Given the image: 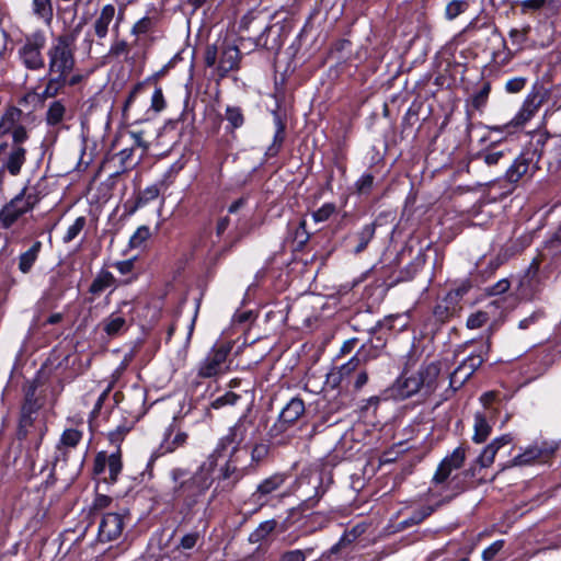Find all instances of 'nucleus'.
I'll use <instances>...</instances> for the list:
<instances>
[{
  "mask_svg": "<svg viewBox=\"0 0 561 561\" xmlns=\"http://www.w3.org/2000/svg\"><path fill=\"white\" fill-rule=\"evenodd\" d=\"M31 211L18 195L0 210V227L9 229L20 217Z\"/></svg>",
  "mask_w": 561,
  "mask_h": 561,
  "instance_id": "obj_27",
  "label": "nucleus"
},
{
  "mask_svg": "<svg viewBox=\"0 0 561 561\" xmlns=\"http://www.w3.org/2000/svg\"><path fill=\"white\" fill-rule=\"evenodd\" d=\"M547 318V313L543 308H537L528 317L522 319L518 322V329L527 330L531 325L539 323L541 320Z\"/></svg>",
  "mask_w": 561,
  "mask_h": 561,
  "instance_id": "obj_57",
  "label": "nucleus"
},
{
  "mask_svg": "<svg viewBox=\"0 0 561 561\" xmlns=\"http://www.w3.org/2000/svg\"><path fill=\"white\" fill-rule=\"evenodd\" d=\"M542 102L543 98H539L538 92H529L516 114L508 122L499 125H489L482 122L473 124L471 112L469 108H467L465 128L466 137L471 139V133L473 128H481L493 133L517 134L534 116L535 112Z\"/></svg>",
  "mask_w": 561,
  "mask_h": 561,
  "instance_id": "obj_3",
  "label": "nucleus"
},
{
  "mask_svg": "<svg viewBox=\"0 0 561 561\" xmlns=\"http://www.w3.org/2000/svg\"><path fill=\"white\" fill-rule=\"evenodd\" d=\"M491 83L484 82L482 87L471 95V105L477 111H482L488 102Z\"/></svg>",
  "mask_w": 561,
  "mask_h": 561,
  "instance_id": "obj_53",
  "label": "nucleus"
},
{
  "mask_svg": "<svg viewBox=\"0 0 561 561\" xmlns=\"http://www.w3.org/2000/svg\"><path fill=\"white\" fill-rule=\"evenodd\" d=\"M336 210L334 203H324L317 210L312 213L314 222L327 221Z\"/></svg>",
  "mask_w": 561,
  "mask_h": 561,
  "instance_id": "obj_61",
  "label": "nucleus"
},
{
  "mask_svg": "<svg viewBox=\"0 0 561 561\" xmlns=\"http://www.w3.org/2000/svg\"><path fill=\"white\" fill-rule=\"evenodd\" d=\"M486 131L478 139L480 148L468 152L467 172L469 173L472 169L479 168L480 164L489 169L499 165L504 167L508 162V156L513 153V149L508 147L507 141L514 134Z\"/></svg>",
  "mask_w": 561,
  "mask_h": 561,
  "instance_id": "obj_2",
  "label": "nucleus"
},
{
  "mask_svg": "<svg viewBox=\"0 0 561 561\" xmlns=\"http://www.w3.org/2000/svg\"><path fill=\"white\" fill-rule=\"evenodd\" d=\"M556 449L557 445L548 446L546 442H543L541 446H538L537 444H530L525 448L520 447V451L515 457H513L506 466L503 467V470L511 467L529 466L537 458L552 455Z\"/></svg>",
  "mask_w": 561,
  "mask_h": 561,
  "instance_id": "obj_22",
  "label": "nucleus"
},
{
  "mask_svg": "<svg viewBox=\"0 0 561 561\" xmlns=\"http://www.w3.org/2000/svg\"><path fill=\"white\" fill-rule=\"evenodd\" d=\"M465 460L466 448L462 445H459L440 460L433 474L431 483L435 486L447 483L449 478L453 476V471L461 469Z\"/></svg>",
  "mask_w": 561,
  "mask_h": 561,
  "instance_id": "obj_14",
  "label": "nucleus"
},
{
  "mask_svg": "<svg viewBox=\"0 0 561 561\" xmlns=\"http://www.w3.org/2000/svg\"><path fill=\"white\" fill-rule=\"evenodd\" d=\"M45 37L42 33H34L26 37L24 46L20 50L23 64L30 69H39L44 66L41 49L44 47Z\"/></svg>",
  "mask_w": 561,
  "mask_h": 561,
  "instance_id": "obj_18",
  "label": "nucleus"
},
{
  "mask_svg": "<svg viewBox=\"0 0 561 561\" xmlns=\"http://www.w3.org/2000/svg\"><path fill=\"white\" fill-rule=\"evenodd\" d=\"M387 335L368 337V340L364 342L358 348L359 354H363L364 363L370 362L381 356L387 346Z\"/></svg>",
  "mask_w": 561,
  "mask_h": 561,
  "instance_id": "obj_29",
  "label": "nucleus"
},
{
  "mask_svg": "<svg viewBox=\"0 0 561 561\" xmlns=\"http://www.w3.org/2000/svg\"><path fill=\"white\" fill-rule=\"evenodd\" d=\"M42 249V242L35 241L33 245L19 257V270L26 274L31 271L32 266L36 262L39 251Z\"/></svg>",
  "mask_w": 561,
  "mask_h": 561,
  "instance_id": "obj_42",
  "label": "nucleus"
},
{
  "mask_svg": "<svg viewBox=\"0 0 561 561\" xmlns=\"http://www.w3.org/2000/svg\"><path fill=\"white\" fill-rule=\"evenodd\" d=\"M286 481V477L283 473H274L265 479H263L255 488V490L251 493L249 499L245 501V504L253 505L251 513H255L261 510L268 502V495L274 491L279 489L284 482Z\"/></svg>",
  "mask_w": 561,
  "mask_h": 561,
  "instance_id": "obj_15",
  "label": "nucleus"
},
{
  "mask_svg": "<svg viewBox=\"0 0 561 561\" xmlns=\"http://www.w3.org/2000/svg\"><path fill=\"white\" fill-rule=\"evenodd\" d=\"M115 14V8L112 4H106L100 16L95 21V33L99 37H104L107 33L110 23L112 22Z\"/></svg>",
  "mask_w": 561,
  "mask_h": 561,
  "instance_id": "obj_45",
  "label": "nucleus"
},
{
  "mask_svg": "<svg viewBox=\"0 0 561 561\" xmlns=\"http://www.w3.org/2000/svg\"><path fill=\"white\" fill-rule=\"evenodd\" d=\"M203 389V391L199 394H196L195 398L190 399V410L198 409L202 400L208 399L213 400L214 393L217 390V386H215V389H213V382H204V381H193L191 385V389L196 392L198 389Z\"/></svg>",
  "mask_w": 561,
  "mask_h": 561,
  "instance_id": "obj_38",
  "label": "nucleus"
},
{
  "mask_svg": "<svg viewBox=\"0 0 561 561\" xmlns=\"http://www.w3.org/2000/svg\"><path fill=\"white\" fill-rule=\"evenodd\" d=\"M316 479L317 484L313 486V494L301 501L299 503L300 507H306L307 510H314L316 507H319L322 499L334 482L331 471H321L317 474Z\"/></svg>",
  "mask_w": 561,
  "mask_h": 561,
  "instance_id": "obj_24",
  "label": "nucleus"
},
{
  "mask_svg": "<svg viewBox=\"0 0 561 561\" xmlns=\"http://www.w3.org/2000/svg\"><path fill=\"white\" fill-rule=\"evenodd\" d=\"M241 399V396L233 391H226L224 394L213 399L209 401V404L204 408L205 417H211L210 410H219L225 407H231L237 404V402Z\"/></svg>",
  "mask_w": 561,
  "mask_h": 561,
  "instance_id": "obj_39",
  "label": "nucleus"
},
{
  "mask_svg": "<svg viewBox=\"0 0 561 561\" xmlns=\"http://www.w3.org/2000/svg\"><path fill=\"white\" fill-rule=\"evenodd\" d=\"M545 125L546 121L543 118L537 128L528 131L530 141L522 147L538 164L543 156L546 145L553 137V135L547 130Z\"/></svg>",
  "mask_w": 561,
  "mask_h": 561,
  "instance_id": "obj_23",
  "label": "nucleus"
},
{
  "mask_svg": "<svg viewBox=\"0 0 561 561\" xmlns=\"http://www.w3.org/2000/svg\"><path fill=\"white\" fill-rule=\"evenodd\" d=\"M350 513V507L344 504L332 505L319 508L317 511L304 508L302 526L308 531H316L324 528L329 523L336 520L341 517H346Z\"/></svg>",
  "mask_w": 561,
  "mask_h": 561,
  "instance_id": "obj_11",
  "label": "nucleus"
},
{
  "mask_svg": "<svg viewBox=\"0 0 561 561\" xmlns=\"http://www.w3.org/2000/svg\"><path fill=\"white\" fill-rule=\"evenodd\" d=\"M312 552L313 548H306L305 550H288L280 554L278 561H306V559L309 558Z\"/></svg>",
  "mask_w": 561,
  "mask_h": 561,
  "instance_id": "obj_58",
  "label": "nucleus"
},
{
  "mask_svg": "<svg viewBox=\"0 0 561 561\" xmlns=\"http://www.w3.org/2000/svg\"><path fill=\"white\" fill-rule=\"evenodd\" d=\"M489 312L483 310H478L467 318L466 327L469 330L482 328L489 321Z\"/></svg>",
  "mask_w": 561,
  "mask_h": 561,
  "instance_id": "obj_59",
  "label": "nucleus"
},
{
  "mask_svg": "<svg viewBox=\"0 0 561 561\" xmlns=\"http://www.w3.org/2000/svg\"><path fill=\"white\" fill-rule=\"evenodd\" d=\"M167 107V101L162 91V88L158 84H154V90L151 95L150 107L147 110V113L151 111L154 113H160Z\"/></svg>",
  "mask_w": 561,
  "mask_h": 561,
  "instance_id": "obj_55",
  "label": "nucleus"
},
{
  "mask_svg": "<svg viewBox=\"0 0 561 561\" xmlns=\"http://www.w3.org/2000/svg\"><path fill=\"white\" fill-rule=\"evenodd\" d=\"M513 436L512 434H502L495 438H493L489 444H486L480 454L476 457V462L480 463L481 468H489L493 462L495 455L497 451L512 443Z\"/></svg>",
  "mask_w": 561,
  "mask_h": 561,
  "instance_id": "obj_26",
  "label": "nucleus"
},
{
  "mask_svg": "<svg viewBox=\"0 0 561 561\" xmlns=\"http://www.w3.org/2000/svg\"><path fill=\"white\" fill-rule=\"evenodd\" d=\"M478 357V353L471 352L453 371L449 378V387L454 391L459 389L484 363V358Z\"/></svg>",
  "mask_w": 561,
  "mask_h": 561,
  "instance_id": "obj_19",
  "label": "nucleus"
},
{
  "mask_svg": "<svg viewBox=\"0 0 561 561\" xmlns=\"http://www.w3.org/2000/svg\"><path fill=\"white\" fill-rule=\"evenodd\" d=\"M375 176L371 172L365 171L355 182V191L359 196H368L374 187Z\"/></svg>",
  "mask_w": 561,
  "mask_h": 561,
  "instance_id": "obj_52",
  "label": "nucleus"
},
{
  "mask_svg": "<svg viewBox=\"0 0 561 561\" xmlns=\"http://www.w3.org/2000/svg\"><path fill=\"white\" fill-rule=\"evenodd\" d=\"M172 433H173V425L170 424L164 431L163 439H162L160 446L157 449H154L152 451L151 456L149 457V459L146 463V468L142 470V478L146 474H148L149 478H151L152 477L151 468H152L153 462L162 455H164L167 453H172L176 447L183 445L185 443V440L187 439V434L185 432H179L178 434H175L173 439L170 442V437H171Z\"/></svg>",
  "mask_w": 561,
  "mask_h": 561,
  "instance_id": "obj_17",
  "label": "nucleus"
},
{
  "mask_svg": "<svg viewBox=\"0 0 561 561\" xmlns=\"http://www.w3.org/2000/svg\"><path fill=\"white\" fill-rule=\"evenodd\" d=\"M495 175H493L492 172L490 171V174L485 176L483 181H478L476 183V186L478 187H485L482 198L488 204L502 202L503 199L507 198L511 195L506 193L502 194L504 187L503 183H497L495 181L491 182L492 178Z\"/></svg>",
  "mask_w": 561,
  "mask_h": 561,
  "instance_id": "obj_28",
  "label": "nucleus"
},
{
  "mask_svg": "<svg viewBox=\"0 0 561 561\" xmlns=\"http://www.w3.org/2000/svg\"><path fill=\"white\" fill-rule=\"evenodd\" d=\"M225 118L227 121L225 127L227 133H233L244 124V115L239 106L228 105L225 110Z\"/></svg>",
  "mask_w": 561,
  "mask_h": 561,
  "instance_id": "obj_43",
  "label": "nucleus"
},
{
  "mask_svg": "<svg viewBox=\"0 0 561 561\" xmlns=\"http://www.w3.org/2000/svg\"><path fill=\"white\" fill-rule=\"evenodd\" d=\"M440 373V365L437 362H432L427 365H422L417 371L416 379L420 387L432 386Z\"/></svg>",
  "mask_w": 561,
  "mask_h": 561,
  "instance_id": "obj_40",
  "label": "nucleus"
},
{
  "mask_svg": "<svg viewBox=\"0 0 561 561\" xmlns=\"http://www.w3.org/2000/svg\"><path fill=\"white\" fill-rule=\"evenodd\" d=\"M272 34L273 25L267 24L256 37H240L238 45L233 44L228 50L224 51L222 59L218 66L219 71H221V76H225L230 70L239 68L241 48L245 49V43L250 44V50H248V53H251L255 49H260L261 39H264L265 36L270 37Z\"/></svg>",
  "mask_w": 561,
  "mask_h": 561,
  "instance_id": "obj_10",
  "label": "nucleus"
},
{
  "mask_svg": "<svg viewBox=\"0 0 561 561\" xmlns=\"http://www.w3.org/2000/svg\"><path fill=\"white\" fill-rule=\"evenodd\" d=\"M415 379L416 377L414 376L407 377L404 369L393 383V388L396 389L398 397L407 399L417 393L421 387L419 381Z\"/></svg>",
  "mask_w": 561,
  "mask_h": 561,
  "instance_id": "obj_32",
  "label": "nucleus"
},
{
  "mask_svg": "<svg viewBox=\"0 0 561 561\" xmlns=\"http://www.w3.org/2000/svg\"><path fill=\"white\" fill-rule=\"evenodd\" d=\"M236 437H237V430H236V426H232L229 428L228 434L218 440V443L211 454H215V456L218 458L222 457L226 454V451L228 450V448L236 443Z\"/></svg>",
  "mask_w": 561,
  "mask_h": 561,
  "instance_id": "obj_54",
  "label": "nucleus"
},
{
  "mask_svg": "<svg viewBox=\"0 0 561 561\" xmlns=\"http://www.w3.org/2000/svg\"><path fill=\"white\" fill-rule=\"evenodd\" d=\"M353 57V43L345 37L333 39L325 53V60H334L328 69V76L337 78L343 68L348 65Z\"/></svg>",
  "mask_w": 561,
  "mask_h": 561,
  "instance_id": "obj_12",
  "label": "nucleus"
},
{
  "mask_svg": "<svg viewBox=\"0 0 561 561\" xmlns=\"http://www.w3.org/2000/svg\"><path fill=\"white\" fill-rule=\"evenodd\" d=\"M474 424H473V435H472V442L474 444H483L489 438L492 426L489 423L486 416L482 412H476L474 413Z\"/></svg>",
  "mask_w": 561,
  "mask_h": 561,
  "instance_id": "obj_36",
  "label": "nucleus"
},
{
  "mask_svg": "<svg viewBox=\"0 0 561 561\" xmlns=\"http://www.w3.org/2000/svg\"><path fill=\"white\" fill-rule=\"evenodd\" d=\"M271 98L274 99V107L272 110H270V113L273 117L274 125L279 124V123L286 124L287 115H286L285 110L283 108V104L285 101L284 93L283 92H280V93L274 92L273 94H271Z\"/></svg>",
  "mask_w": 561,
  "mask_h": 561,
  "instance_id": "obj_51",
  "label": "nucleus"
},
{
  "mask_svg": "<svg viewBox=\"0 0 561 561\" xmlns=\"http://www.w3.org/2000/svg\"><path fill=\"white\" fill-rule=\"evenodd\" d=\"M218 457L215 454H210L206 460H204L197 468V470L192 473L193 476H199L202 479H207L209 482V486L213 483V472L217 467Z\"/></svg>",
  "mask_w": 561,
  "mask_h": 561,
  "instance_id": "obj_50",
  "label": "nucleus"
},
{
  "mask_svg": "<svg viewBox=\"0 0 561 561\" xmlns=\"http://www.w3.org/2000/svg\"><path fill=\"white\" fill-rule=\"evenodd\" d=\"M20 110H8L0 121V136L10 134L20 124Z\"/></svg>",
  "mask_w": 561,
  "mask_h": 561,
  "instance_id": "obj_46",
  "label": "nucleus"
},
{
  "mask_svg": "<svg viewBox=\"0 0 561 561\" xmlns=\"http://www.w3.org/2000/svg\"><path fill=\"white\" fill-rule=\"evenodd\" d=\"M72 46L71 36H59L48 51L49 71L51 75H57V80H65L75 66Z\"/></svg>",
  "mask_w": 561,
  "mask_h": 561,
  "instance_id": "obj_7",
  "label": "nucleus"
},
{
  "mask_svg": "<svg viewBox=\"0 0 561 561\" xmlns=\"http://www.w3.org/2000/svg\"><path fill=\"white\" fill-rule=\"evenodd\" d=\"M230 352H231V344L226 343V344L219 345L218 347L216 345H214L208 355L213 358L215 364L220 366L224 362H226Z\"/></svg>",
  "mask_w": 561,
  "mask_h": 561,
  "instance_id": "obj_62",
  "label": "nucleus"
},
{
  "mask_svg": "<svg viewBox=\"0 0 561 561\" xmlns=\"http://www.w3.org/2000/svg\"><path fill=\"white\" fill-rule=\"evenodd\" d=\"M277 527V520L274 518L264 520L250 534L249 541L256 543L265 539Z\"/></svg>",
  "mask_w": 561,
  "mask_h": 561,
  "instance_id": "obj_47",
  "label": "nucleus"
},
{
  "mask_svg": "<svg viewBox=\"0 0 561 561\" xmlns=\"http://www.w3.org/2000/svg\"><path fill=\"white\" fill-rule=\"evenodd\" d=\"M470 288H471V282L469 278L461 280V283L457 287L450 289L446 294L445 301L457 302L469 291Z\"/></svg>",
  "mask_w": 561,
  "mask_h": 561,
  "instance_id": "obj_56",
  "label": "nucleus"
},
{
  "mask_svg": "<svg viewBox=\"0 0 561 561\" xmlns=\"http://www.w3.org/2000/svg\"><path fill=\"white\" fill-rule=\"evenodd\" d=\"M83 437V432L76 427H67L64 430V432L60 435L57 449L59 453H61L64 456L67 454L68 450L73 449L78 446V444L81 442Z\"/></svg>",
  "mask_w": 561,
  "mask_h": 561,
  "instance_id": "obj_33",
  "label": "nucleus"
},
{
  "mask_svg": "<svg viewBox=\"0 0 561 561\" xmlns=\"http://www.w3.org/2000/svg\"><path fill=\"white\" fill-rule=\"evenodd\" d=\"M115 283L114 275L108 271L102 270L93 279L89 290L93 295H100L104 290L114 287Z\"/></svg>",
  "mask_w": 561,
  "mask_h": 561,
  "instance_id": "obj_41",
  "label": "nucleus"
},
{
  "mask_svg": "<svg viewBox=\"0 0 561 561\" xmlns=\"http://www.w3.org/2000/svg\"><path fill=\"white\" fill-rule=\"evenodd\" d=\"M164 535L163 528L154 530L149 538L145 552H142V561H158L163 556L162 537Z\"/></svg>",
  "mask_w": 561,
  "mask_h": 561,
  "instance_id": "obj_31",
  "label": "nucleus"
},
{
  "mask_svg": "<svg viewBox=\"0 0 561 561\" xmlns=\"http://www.w3.org/2000/svg\"><path fill=\"white\" fill-rule=\"evenodd\" d=\"M401 254L402 252L397 253L396 256L389 261H387L385 257H381L364 273V277H366L369 273L376 274L377 282H381L379 286H383L386 290H389L399 283L412 280L420 272V268H416L414 263L410 261L405 266L397 271L401 263Z\"/></svg>",
  "mask_w": 561,
  "mask_h": 561,
  "instance_id": "obj_6",
  "label": "nucleus"
},
{
  "mask_svg": "<svg viewBox=\"0 0 561 561\" xmlns=\"http://www.w3.org/2000/svg\"><path fill=\"white\" fill-rule=\"evenodd\" d=\"M18 197H21L24 204L32 210L39 202L41 197L35 186H25Z\"/></svg>",
  "mask_w": 561,
  "mask_h": 561,
  "instance_id": "obj_60",
  "label": "nucleus"
},
{
  "mask_svg": "<svg viewBox=\"0 0 561 561\" xmlns=\"http://www.w3.org/2000/svg\"><path fill=\"white\" fill-rule=\"evenodd\" d=\"M376 233L375 222L364 225L359 230L348 233L343 239V248L346 252L359 254L363 252Z\"/></svg>",
  "mask_w": 561,
  "mask_h": 561,
  "instance_id": "obj_21",
  "label": "nucleus"
},
{
  "mask_svg": "<svg viewBox=\"0 0 561 561\" xmlns=\"http://www.w3.org/2000/svg\"><path fill=\"white\" fill-rule=\"evenodd\" d=\"M543 280L539 274V267L534 260L518 280V294L524 300L533 301L540 297L543 290Z\"/></svg>",
  "mask_w": 561,
  "mask_h": 561,
  "instance_id": "obj_16",
  "label": "nucleus"
},
{
  "mask_svg": "<svg viewBox=\"0 0 561 561\" xmlns=\"http://www.w3.org/2000/svg\"><path fill=\"white\" fill-rule=\"evenodd\" d=\"M111 392V386L101 388L95 385L82 397V402L88 405L94 400L93 409L89 414L88 424L91 433H105L113 445H118L124 436L134 427L138 416L125 413L119 408H112L110 411L103 408Z\"/></svg>",
  "mask_w": 561,
  "mask_h": 561,
  "instance_id": "obj_1",
  "label": "nucleus"
},
{
  "mask_svg": "<svg viewBox=\"0 0 561 561\" xmlns=\"http://www.w3.org/2000/svg\"><path fill=\"white\" fill-rule=\"evenodd\" d=\"M523 8V11L537 12L546 18L556 15L561 8V2H514Z\"/></svg>",
  "mask_w": 561,
  "mask_h": 561,
  "instance_id": "obj_37",
  "label": "nucleus"
},
{
  "mask_svg": "<svg viewBox=\"0 0 561 561\" xmlns=\"http://www.w3.org/2000/svg\"><path fill=\"white\" fill-rule=\"evenodd\" d=\"M25 156L26 150L22 146H12L3 162V170H7L13 176L18 175L25 163Z\"/></svg>",
  "mask_w": 561,
  "mask_h": 561,
  "instance_id": "obj_30",
  "label": "nucleus"
},
{
  "mask_svg": "<svg viewBox=\"0 0 561 561\" xmlns=\"http://www.w3.org/2000/svg\"><path fill=\"white\" fill-rule=\"evenodd\" d=\"M64 115L65 106L59 101H56L50 104L47 111V122L50 125H56L62 121Z\"/></svg>",
  "mask_w": 561,
  "mask_h": 561,
  "instance_id": "obj_63",
  "label": "nucleus"
},
{
  "mask_svg": "<svg viewBox=\"0 0 561 561\" xmlns=\"http://www.w3.org/2000/svg\"><path fill=\"white\" fill-rule=\"evenodd\" d=\"M548 100L553 111H561V82L552 84L548 90Z\"/></svg>",
  "mask_w": 561,
  "mask_h": 561,
  "instance_id": "obj_64",
  "label": "nucleus"
},
{
  "mask_svg": "<svg viewBox=\"0 0 561 561\" xmlns=\"http://www.w3.org/2000/svg\"><path fill=\"white\" fill-rule=\"evenodd\" d=\"M483 468L480 467V463L476 462L474 458L467 468L453 474L447 481V490H449L450 493L444 496L440 500V503H449L460 494L469 490H474L478 485L484 484L486 480L477 478L478 473Z\"/></svg>",
  "mask_w": 561,
  "mask_h": 561,
  "instance_id": "obj_8",
  "label": "nucleus"
},
{
  "mask_svg": "<svg viewBox=\"0 0 561 561\" xmlns=\"http://www.w3.org/2000/svg\"><path fill=\"white\" fill-rule=\"evenodd\" d=\"M124 516L117 513H108L102 517L99 526V540L107 542L117 539L124 528Z\"/></svg>",
  "mask_w": 561,
  "mask_h": 561,
  "instance_id": "obj_25",
  "label": "nucleus"
},
{
  "mask_svg": "<svg viewBox=\"0 0 561 561\" xmlns=\"http://www.w3.org/2000/svg\"><path fill=\"white\" fill-rule=\"evenodd\" d=\"M126 328V320L117 313L111 314L103 321V330L110 336H114L123 332Z\"/></svg>",
  "mask_w": 561,
  "mask_h": 561,
  "instance_id": "obj_49",
  "label": "nucleus"
},
{
  "mask_svg": "<svg viewBox=\"0 0 561 561\" xmlns=\"http://www.w3.org/2000/svg\"><path fill=\"white\" fill-rule=\"evenodd\" d=\"M170 477L174 483L173 497L182 500L181 511L190 514L198 499L210 488L209 482L199 476H193L190 470L183 468H173L170 471Z\"/></svg>",
  "mask_w": 561,
  "mask_h": 561,
  "instance_id": "obj_4",
  "label": "nucleus"
},
{
  "mask_svg": "<svg viewBox=\"0 0 561 561\" xmlns=\"http://www.w3.org/2000/svg\"><path fill=\"white\" fill-rule=\"evenodd\" d=\"M287 513V516L280 523L277 522L276 529L280 534L302 527L304 507H300V504L289 508Z\"/></svg>",
  "mask_w": 561,
  "mask_h": 561,
  "instance_id": "obj_35",
  "label": "nucleus"
},
{
  "mask_svg": "<svg viewBox=\"0 0 561 561\" xmlns=\"http://www.w3.org/2000/svg\"><path fill=\"white\" fill-rule=\"evenodd\" d=\"M306 412V405L300 396L291 397L282 408L276 421L267 431V436L272 439L282 436L290 428L296 426L300 417Z\"/></svg>",
  "mask_w": 561,
  "mask_h": 561,
  "instance_id": "obj_9",
  "label": "nucleus"
},
{
  "mask_svg": "<svg viewBox=\"0 0 561 561\" xmlns=\"http://www.w3.org/2000/svg\"><path fill=\"white\" fill-rule=\"evenodd\" d=\"M194 68H195V48H193L191 51V64H190V69H188L190 75H188V80L185 84L186 93H185V98L183 100V110L176 118H169L164 122L163 126L160 127L158 130L159 137L165 136L168 133L176 130L179 123L184 122V117H185L186 113H191V121L187 124V127H191L192 129H194V123H195L196 115L194 112V104L190 105L191 95H192L191 81L193 80V77H194Z\"/></svg>",
  "mask_w": 561,
  "mask_h": 561,
  "instance_id": "obj_13",
  "label": "nucleus"
},
{
  "mask_svg": "<svg viewBox=\"0 0 561 561\" xmlns=\"http://www.w3.org/2000/svg\"><path fill=\"white\" fill-rule=\"evenodd\" d=\"M423 104L417 101H413L408 110L405 111L402 119H401V128L404 133L409 128L413 127L420 119V112L422 110Z\"/></svg>",
  "mask_w": 561,
  "mask_h": 561,
  "instance_id": "obj_48",
  "label": "nucleus"
},
{
  "mask_svg": "<svg viewBox=\"0 0 561 561\" xmlns=\"http://www.w3.org/2000/svg\"><path fill=\"white\" fill-rule=\"evenodd\" d=\"M311 19L312 14L307 18L304 26L300 28L291 44L286 49L288 65L290 66L294 64V68H296L298 62H305L311 56L310 49L305 45Z\"/></svg>",
  "mask_w": 561,
  "mask_h": 561,
  "instance_id": "obj_20",
  "label": "nucleus"
},
{
  "mask_svg": "<svg viewBox=\"0 0 561 561\" xmlns=\"http://www.w3.org/2000/svg\"><path fill=\"white\" fill-rule=\"evenodd\" d=\"M340 421L341 419L335 416L333 409L329 408L328 410H324L319 419L312 423L311 433H322L325 428L337 424Z\"/></svg>",
  "mask_w": 561,
  "mask_h": 561,
  "instance_id": "obj_44",
  "label": "nucleus"
},
{
  "mask_svg": "<svg viewBox=\"0 0 561 561\" xmlns=\"http://www.w3.org/2000/svg\"><path fill=\"white\" fill-rule=\"evenodd\" d=\"M538 170L540 165L522 148L517 154L508 156L504 171L492 178L491 182L504 184L502 194H513L524 176L534 178Z\"/></svg>",
  "mask_w": 561,
  "mask_h": 561,
  "instance_id": "obj_5",
  "label": "nucleus"
},
{
  "mask_svg": "<svg viewBox=\"0 0 561 561\" xmlns=\"http://www.w3.org/2000/svg\"><path fill=\"white\" fill-rule=\"evenodd\" d=\"M542 256H550L554 265L561 264V226L543 242Z\"/></svg>",
  "mask_w": 561,
  "mask_h": 561,
  "instance_id": "obj_34",
  "label": "nucleus"
}]
</instances>
